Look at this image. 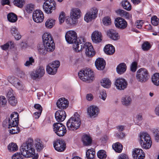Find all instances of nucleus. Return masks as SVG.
I'll return each mask as SVG.
<instances>
[{
    "label": "nucleus",
    "mask_w": 159,
    "mask_h": 159,
    "mask_svg": "<svg viewBox=\"0 0 159 159\" xmlns=\"http://www.w3.org/2000/svg\"><path fill=\"white\" fill-rule=\"evenodd\" d=\"M97 156L100 159H105L107 157L106 152L103 150H100L97 153Z\"/></svg>",
    "instance_id": "79ce46f5"
},
{
    "label": "nucleus",
    "mask_w": 159,
    "mask_h": 159,
    "mask_svg": "<svg viewBox=\"0 0 159 159\" xmlns=\"http://www.w3.org/2000/svg\"><path fill=\"white\" fill-rule=\"evenodd\" d=\"M7 100L3 96H0V106H4L6 105Z\"/></svg>",
    "instance_id": "13d9d810"
},
{
    "label": "nucleus",
    "mask_w": 159,
    "mask_h": 159,
    "mask_svg": "<svg viewBox=\"0 0 159 159\" xmlns=\"http://www.w3.org/2000/svg\"><path fill=\"white\" fill-rule=\"evenodd\" d=\"M66 114L64 110H58L55 113V118L57 121L61 122L66 118Z\"/></svg>",
    "instance_id": "412c9836"
},
{
    "label": "nucleus",
    "mask_w": 159,
    "mask_h": 159,
    "mask_svg": "<svg viewBox=\"0 0 159 159\" xmlns=\"http://www.w3.org/2000/svg\"><path fill=\"white\" fill-rule=\"evenodd\" d=\"M43 46L49 52H52L55 48V43L52 35L49 33H44L42 36Z\"/></svg>",
    "instance_id": "7ed1b4c3"
},
{
    "label": "nucleus",
    "mask_w": 159,
    "mask_h": 159,
    "mask_svg": "<svg viewBox=\"0 0 159 159\" xmlns=\"http://www.w3.org/2000/svg\"><path fill=\"white\" fill-rule=\"evenodd\" d=\"M93 138L91 135L89 134H83L82 136V139H92Z\"/></svg>",
    "instance_id": "338daca9"
},
{
    "label": "nucleus",
    "mask_w": 159,
    "mask_h": 159,
    "mask_svg": "<svg viewBox=\"0 0 159 159\" xmlns=\"http://www.w3.org/2000/svg\"><path fill=\"white\" fill-rule=\"evenodd\" d=\"M105 61L102 58H98L95 62V66L97 69L99 70H103L105 67Z\"/></svg>",
    "instance_id": "b1692460"
},
{
    "label": "nucleus",
    "mask_w": 159,
    "mask_h": 159,
    "mask_svg": "<svg viewBox=\"0 0 159 159\" xmlns=\"http://www.w3.org/2000/svg\"><path fill=\"white\" fill-rule=\"evenodd\" d=\"M132 101L131 97L129 96H125L122 97L121 99V102L123 105L128 106L130 105Z\"/></svg>",
    "instance_id": "cd10ccee"
},
{
    "label": "nucleus",
    "mask_w": 159,
    "mask_h": 159,
    "mask_svg": "<svg viewBox=\"0 0 159 159\" xmlns=\"http://www.w3.org/2000/svg\"><path fill=\"white\" fill-rule=\"evenodd\" d=\"M95 152L93 148L88 149L86 153L87 157L88 159H93L94 158Z\"/></svg>",
    "instance_id": "ea45409f"
},
{
    "label": "nucleus",
    "mask_w": 159,
    "mask_h": 159,
    "mask_svg": "<svg viewBox=\"0 0 159 159\" xmlns=\"http://www.w3.org/2000/svg\"><path fill=\"white\" fill-rule=\"evenodd\" d=\"M44 16L43 12L40 10L34 11L33 14V20L36 23L42 22L44 19Z\"/></svg>",
    "instance_id": "2eb2a0df"
},
{
    "label": "nucleus",
    "mask_w": 159,
    "mask_h": 159,
    "mask_svg": "<svg viewBox=\"0 0 159 159\" xmlns=\"http://www.w3.org/2000/svg\"><path fill=\"white\" fill-rule=\"evenodd\" d=\"M19 115L16 112H14L11 115L9 119L14 120H19Z\"/></svg>",
    "instance_id": "680f3d73"
},
{
    "label": "nucleus",
    "mask_w": 159,
    "mask_h": 159,
    "mask_svg": "<svg viewBox=\"0 0 159 159\" xmlns=\"http://www.w3.org/2000/svg\"><path fill=\"white\" fill-rule=\"evenodd\" d=\"M53 131L58 136L62 137L66 133L67 130L64 125L61 123H55L53 125Z\"/></svg>",
    "instance_id": "6e6552de"
},
{
    "label": "nucleus",
    "mask_w": 159,
    "mask_h": 159,
    "mask_svg": "<svg viewBox=\"0 0 159 159\" xmlns=\"http://www.w3.org/2000/svg\"><path fill=\"white\" fill-rule=\"evenodd\" d=\"M45 73L44 67L40 66H39L35 70L31 72L30 76L33 80L39 79L43 76Z\"/></svg>",
    "instance_id": "9b49d317"
},
{
    "label": "nucleus",
    "mask_w": 159,
    "mask_h": 159,
    "mask_svg": "<svg viewBox=\"0 0 159 159\" xmlns=\"http://www.w3.org/2000/svg\"><path fill=\"white\" fill-rule=\"evenodd\" d=\"M81 124L80 116L77 112L75 113L67 123L68 128L70 130H75L78 129Z\"/></svg>",
    "instance_id": "20e7f679"
},
{
    "label": "nucleus",
    "mask_w": 159,
    "mask_h": 159,
    "mask_svg": "<svg viewBox=\"0 0 159 159\" xmlns=\"http://www.w3.org/2000/svg\"><path fill=\"white\" fill-rule=\"evenodd\" d=\"M107 36L110 39L117 40L119 39L120 36L117 32L113 29L108 30L107 32Z\"/></svg>",
    "instance_id": "4be33fe9"
},
{
    "label": "nucleus",
    "mask_w": 159,
    "mask_h": 159,
    "mask_svg": "<svg viewBox=\"0 0 159 159\" xmlns=\"http://www.w3.org/2000/svg\"><path fill=\"white\" fill-rule=\"evenodd\" d=\"M114 84L116 89L120 90L124 89L127 87V82L125 80L121 78L117 79Z\"/></svg>",
    "instance_id": "4468645a"
},
{
    "label": "nucleus",
    "mask_w": 159,
    "mask_h": 159,
    "mask_svg": "<svg viewBox=\"0 0 159 159\" xmlns=\"http://www.w3.org/2000/svg\"><path fill=\"white\" fill-rule=\"evenodd\" d=\"M102 36L101 33L98 31L95 30L91 34V39L93 42L95 43H100L102 40Z\"/></svg>",
    "instance_id": "f3484780"
},
{
    "label": "nucleus",
    "mask_w": 159,
    "mask_h": 159,
    "mask_svg": "<svg viewBox=\"0 0 159 159\" xmlns=\"http://www.w3.org/2000/svg\"><path fill=\"white\" fill-rule=\"evenodd\" d=\"M116 12L120 16L122 17H123L126 13V11L124 10L120 9H119L116 11Z\"/></svg>",
    "instance_id": "69168bd1"
},
{
    "label": "nucleus",
    "mask_w": 159,
    "mask_h": 159,
    "mask_svg": "<svg viewBox=\"0 0 159 159\" xmlns=\"http://www.w3.org/2000/svg\"><path fill=\"white\" fill-rule=\"evenodd\" d=\"M7 18L9 21L12 23L16 22L17 20V16L12 12L10 13L7 15Z\"/></svg>",
    "instance_id": "473e14b6"
},
{
    "label": "nucleus",
    "mask_w": 159,
    "mask_h": 159,
    "mask_svg": "<svg viewBox=\"0 0 159 159\" xmlns=\"http://www.w3.org/2000/svg\"><path fill=\"white\" fill-rule=\"evenodd\" d=\"M137 63L136 61L133 62L130 66V70L133 72H135L137 67Z\"/></svg>",
    "instance_id": "5fc2aeb1"
},
{
    "label": "nucleus",
    "mask_w": 159,
    "mask_h": 159,
    "mask_svg": "<svg viewBox=\"0 0 159 159\" xmlns=\"http://www.w3.org/2000/svg\"><path fill=\"white\" fill-rule=\"evenodd\" d=\"M13 3L16 6L21 8L25 5V2L24 0H14Z\"/></svg>",
    "instance_id": "a19ab883"
},
{
    "label": "nucleus",
    "mask_w": 159,
    "mask_h": 159,
    "mask_svg": "<svg viewBox=\"0 0 159 159\" xmlns=\"http://www.w3.org/2000/svg\"><path fill=\"white\" fill-rule=\"evenodd\" d=\"M34 146L37 152H40L45 147L44 143L41 140H28L23 143L20 147V152L24 156L28 157L34 155Z\"/></svg>",
    "instance_id": "f257e3e1"
},
{
    "label": "nucleus",
    "mask_w": 159,
    "mask_h": 159,
    "mask_svg": "<svg viewBox=\"0 0 159 159\" xmlns=\"http://www.w3.org/2000/svg\"><path fill=\"white\" fill-rule=\"evenodd\" d=\"M98 10L97 8L93 7L86 14L84 17V20L87 22H89L97 17Z\"/></svg>",
    "instance_id": "f8f14e48"
},
{
    "label": "nucleus",
    "mask_w": 159,
    "mask_h": 159,
    "mask_svg": "<svg viewBox=\"0 0 159 159\" xmlns=\"http://www.w3.org/2000/svg\"><path fill=\"white\" fill-rule=\"evenodd\" d=\"M94 75L93 72L89 68L81 70L78 73L80 79L85 82H90L93 81Z\"/></svg>",
    "instance_id": "39448f33"
},
{
    "label": "nucleus",
    "mask_w": 159,
    "mask_h": 159,
    "mask_svg": "<svg viewBox=\"0 0 159 159\" xmlns=\"http://www.w3.org/2000/svg\"><path fill=\"white\" fill-rule=\"evenodd\" d=\"M126 66L125 63H121L116 67L117 72L119 74H123L126 71Z\"/></svg>",
    "instance_id": "bb28decb"
},
{
    "label": "nucleus",
    "mask_w": 159,
    "mask_h": 159,
    "mask_svg": "<svg viewBox=\"0 0 159 159\" xmlns=\"http://www.w3.org/2000/svg\"><path fill=\"white\" fill-rule=\"evenodd\" d=\"M38 51L39 53L42 55H45L46 54L47 52H49L45 47H40L38 49Z\"/></svg>",
    "instance_id": "4d7b16f0"
},
{
    "label": "nucleus",
    "mask_w": 159,
    "mask_h": 159,
    "mask_svg": "<svg viewBox=\"0 0 159 159\" xmlns=\"http://www.w3.org/2000/svg\"><path fill=\"white\" fill-rule=\"evenodd\" d=\"M11 129L9 130V132L12 134H17L20 132V129L17 126L11 127Z\"/></svg>",
    "instance_id": "de8ad7c7"
},
{
    "label": "nucleus",
    "mask_w": 159,
    "mask_h": 159,
    "mask_svg": "<svg viewBox=\"0 0 159 159\" xmlns=\"http://www.w3.org/2000/svg\"><path fill=\"white\" fill-rule=\"evenodd\" d=\"M144 23L143 21L142 20H137L135 23L136 27L138 29H141Z\"/></svg>",
    "instance_id": "e2e57ef3"
},
{
    "label": "nucleus",
    "mask_w": 159,
    "mask_h": 159,
    "mask_svg": "<svg viewBox=\"0 0 159 159\" xmlns=\"http://www.w3.org/2000/svg\"><path fill=\"white\" fill-rule=\"evenodd\" d=\"M34 59L32 57L29 58V60L27 61L24 64V65L26 66H29L32 65V64L34 63Z\"/></svg>",
    "instance_id": "6e6d98bb"
},
{
    "label": "nucleus",
    "mask_w": 159,
    "mask_h": 159,
    "mask_svg": "<svg viewBox=\"0 0 159 159\" xmlns=\"http://www.w3.org/2000/svg\"><path fill=\"white\" fill-rule=\"evenodd\" d=\"M137 80L141 83H144L149 79V75L148 70L144 68L139 69L136 74Z\"/></svg>",
    "instance_id": "423d86ee"
},
{
    "label": "nucleus",
    "mask_w": 159,
    "mask_h": 159,
    "mask_svg": "<svg viewBox=\"0 0 159 159\" xmlns=\"http://www.w3.org/2000/svg\"><path fill=\"white\" fill-rule=\"evenodd\" d=\"M112 148L116 152L120 153L122 151V146L120 143L117 142L113 144Z\"/></svg>",
    "instance_id": "f704fd0d"
},
{
    "label": "nucleus",
    "mask_w": 159,
    "mask_h": 159,
    "mask_svg": "<svg viewBox=\"0 0 159 159\" xmlns=\"http://www.w3.org/2000/svg\"><path fill=\"white\" fill-rule=\"evenodd\" d=\"M50 66H51L52 67L55 68L57 70V69L59 67L60 65V63L59 61H52L51 63L49 64Z\"/></svg>",
    "instance_id": "603ef678"
},
{
    "label": "nucleus",
    "mask_w": 159,
    "mask_h": 159,
    "mask_svg": "<svg viewBox=\"0 0 159 159\" xmlns=\"http://www.w3.org/2000/svg\"><path fill=\"white\" fill-rule=\"evenodd\" d=\"M9 81L17 89L21 90L23 89L22 86L20 81L16 78L11 77L8 78Z\"/></svg>",
    "instance_id": "5701e85b"
},
{
    "label": "nucleus",
    "mask_w": 159,
    "mask_h": 159,
    "mask_svg": "<svg viewBox=\"0 0 159 159\" xmlns=\"http://www.w3.org/2000/svg\"><path fill=\"white\" fill-rule=\"evenodd\" d=\"M139 137L140 139H151L150 134L147 132H141L139 134Z\"/></svg>",
    "instance_id": "4c0bfd02"
},
{
    "label": "nucleus",
    "mask_w": 159,
    "mask_h": 159,
    "mask_svg": "<svg viewBox=\"0 0 159 159\" xmlns=\"http://www.w3.org/2000/svg\"><path fill=\"white\" fill-rule=\"evenodd\" d=\"M55 20L53 19L49 18L46 21L45 26L48 29L52 28L55 25Z\"/></svg>",
    "instance_id": "c85d7f7f"
},
{
    "label": "nucleus",
    "mask_w": 159,
    "mask_h": 159,
    "mask_svg": "<svg viewBox=\"0 0 159 159\" xmlns=\"http://www.w3.org/2000/svg\"><path fill=\"white\" fill-rule=\"evenodd\" d=\"M21 154L20 153L16 152L11 157V159H22V157Z\"/></svg>",
    "instance_id": "052dcab7"
},
{
    "label": "nucleus",
    "mask_w": 159,
    "mask_h": 159,
    "mask_svg": "<svg viewBox=\"0 0 159 159\" xmlns=\"http://www.w3.org/2000/svg\"><path fill=\"white\" fill-rule=\"evenodd\" d=\"M56 8V4L54 0H46L43 5L44 11L47 14L51 13Z\"/></svg>",
    "instance_id": "9d476101"
},
{
    "label": "nucleus",
    "mask_w": 159,
    "mask_h": 159,
    "mask_svg": "<svg viewBox=\"0 0 159 159\" xmlns=\"http://www.w3.org/2000/svg\"><path fill=\"white\" fill-rule=\"evenodd\" d=\"M98 108L94 106H92L87 109V113L90 117H95L97 116L99 112Z\"/></svg>",
    "instance_id": "6ab92c4d"
},
{
    "label": "nucleus",
    "mask_w": 159,
    "mask_h": 159,
    "mask_svg": "<svg viewBox=\"0 0 159 159\" xmlns=\"http://www.w3.org/2000/svg\"><path fill=\"white\" fill-rule=\"evenodd\" d=\"M81 11L78 8H73L70 12V17L68 23L74 25L77 23V20L81 16Z\"/></svg>",
    "instance_id": "1a4fd4ad"
},
{
    "label": "nucleus",
    "mask_w": 159,
    "mask_h": 159,
    "mask_svg": "<svg viewBox=\"0 0 159 159\" xmlns=\"http://www.w3.org/2000/svg\"><path fill=\"white\" fill-rule=\"evenodd\" d=\"M77 35L75 32L73 30L68 31L65 34V39L67 42L69 43H73V47L75 43H77L78 46L80 45V43L78 42L80 37L77 39Z\"/></svg>",
    "instance_id": "0eeeda50"
},
{
    "label": "nucleus",
    "mask_w": 159,
    "mask_h": 159,
    "mask_svg": "<svg viewBox=\"0 0 159 159\" xmlns=\"http://www.w3.org/2000/svg\"><path fill=\"white\" fill-rule=\"evenodd\" d=\"M103 23L104 25H108L111 24V19L108 16L106 17L102 20Z\"/></svg>",
    "instance_id": "09e8293b"
},
{
    "label": "nucleus",
    "mask_w": 159,
    "mask_h": 159,
    "mask_svg": "<svg viewBox=\"0 0 159 159\" xmlns=\"http://www.w3.org/2000/svg\"><path fill=\"white\" fill-rule=\"evenodd\" d=\"M80 43V46H78L77 43H75L73 46V49L76 52H79L82 49H85V53L87 57H93L95 54V52L94 49L91 43L89 42H86L83 37L80 38L78 40Z\"/></svg>",
    "instance_id": "f03ea898"
},
{
    "label": "nucleus",
    "mask_w": 159,
    "mask_h": 159,
    "mask_svg": "<svg viewBox=\"0 0 159 159\" xmlns=\"http://www.w3.org/2000/svg\"><path fill=\"white\" fill-rule=\"evenodd\" d=\"M104 51L107 55H111L115 52L114 47L111 44L106 45L104 49Z\"/></svg>",
    "instance_id": "a878e982"
},
{
    "label": "nucleus",
    "mask_w": 159,
    "mask_h": 159,
    "mask_svg": "<svg viewBox=\"0 0 159 159\" xmlns=\"http://www.w3.org/2000/svg\"><path fill=\"white\" fill-rule=\"evenodd\" d=\"M35 9V5L32 3L28 4L25 7V10L28 13H31Z\"/></svg>",
    "instance_id": "58836bf2"
},
{
    "label": "nucleus",
    "mask_w": 159,
    "mask_h": 159,
    "mask_svg": "<svg viewBox=\"0 0 159 159\" xmlns=\"http://www.w3.org/2000/svg\"><path fill=\"white\" fill-rule=\"evenodd\" d=\"M152 81L153 84L157 86H159V73H155L152 78Z\"/></svg>",
    "instance_id": "2f4dec72"
},
{
    "label": "nucleus",
    "mask_w": 159,
    "mask_h": 159,
    "mask_svg": "<svg viewBox=\"0 0 159 159\" xmlns=\"http://www.w3.org/2000/svg\"><path fill=\"white\" fill-rule=\"evenodd\" d=\"M92 140H82V142L84 146H90L92 143Z\"/></svg>",
    "instance_id": "0e129e2a"
},
{
    "label": "nucleus",
    "mask_w": 159,
    "mask_h": 159,
    "mask_svg": "<svg viewBox=\"0 0 159 159\" xmlns=\"http://www.w3.org/2000/svg\"><path fill=\"white\" fill-rule=\"evenodd\" d=\"M46 70L48 74L51 75L55 74L57 72V70L52 67L49 64L46 66Z\"/></svg>",
    "instance_id": "e433bc0d"
},
{
    "label": "nucleus",
    "mask_w": 159,
    "mask_h": 159,
    "mask_svg": "<svg viewBox=\"0 0 159 159\" xmlns=\"http://www.w3.org/2000/svg\"><path fill=\"white\" fill-rule=\"evenodd\" d=\"M118 159H129V157L127 155L122 153L118 156Z\"/></svg>",
    "instance_id": "774afa93"
},
{
    "label": "nucleus",
    "mask_w": 159,
    "mask_h": 159,
    "mask_svg": "<svg viewBox=\"0 0 159 159\" xmlns=\"http://www.w3.org/2000/svg\"><path fill=\"white\" fill-rule=\"evenodd\" d=\"M132 156L134 159H144L145 154L142 149L135 148L132 151Z\"/></svg>",
    "instance_id": "a211bd4d"
},
{
    "label": "nucleus",
    "mask_w": 159,
    "mask_h": 159,
    "mask_svg": "<svg viewBox=\"0 0 159 159\" xmlns=\"http://www.w3.org/2000/svg\"><path fill=\"white\" fill-rule=\"evenodd\" d=\"M152 132L155 139H159V129H154Z\"/></svg>",
    "instance_id": "8fccbe9b"
},
{
    "label": "nucleus",
    "mask_w": 159,
    "mask_h": 159,
    "mask_svg": "<svg viewBox=\"0 0 159 159\" xmlns=\"http://www.w3.org/2000/svg\"><path fill=\"white\" fill-rule=\"evenodd\" d=\"M139 142L141 147L145 149L150 148L152 143L151 140H140Z\"/></svg>",
    "instance_id": "393cba45"
},
{
    "label": "nucleus",
    "mask_w": 159,
    "mask_h": 159,
    "mask_svg": "<svg viewBox=\"0 0 159 159\" xmlns=\"http://www.w3.org/2000/svg\"><path fill=\"white\" fill-rule=\"evenodd\" d=\"M151 21L153 25L156 26L158 24L159 22V19L156 16H154L151 18Z\"/></svg>",
    "instance_id": "864d4df0"
},
{
    "label": "nucleus",
    "mask_w": 159,
    "mask_h": 159,
    "mask_svg": "<svg viewBox=\"0 0 159 159\" xmlns=\"http://www.w3.org/2000/svg\"><path fill=\"white\" fill-rule=\"evenodd\" d=\"M19 120H14L9 119L8 120L9 125L8 128L10 129L11 127L17 126Z\"/></svg>",
    "instance_id": "c03bdc74"
},
{
    "label": "nucleus",
    "mask_w": 159,
    "mask_h": 159,
    "mask_svg": "<svg viewBox=\"0 0 159 159\" xmlns=\"http://www.w3.org/2000/svg\"><path fill=\"white\" fill-rule=\"evenodd\" d=\"M53 147L57 151L62 152L65 150L66 143L64 140H56L53 142Z\"/></svg>",
    "instance_id": "ddd939ff"
},
{
    "label": "nucleus",
    "mask_w": 159,
    "mask_h": 159,
    "mask_svg": "<svg viewBox=\"0 0 159 159\" xmlns=\"http://www.w3.org/2000/svg\"><path fill=\"white\" fill-rule=\"evenodd\" d=\"M10 47V49H12L14 47V43L12 41H10L4 45L1 46V48L3 50H7Z\"/></svg>",
    "instance_id": "c9c22d12"
},
{
    "label": "nucleus",
    "mask_w": 159,
    "mask_h": 159,
    "mask_svg": "<svg viewBox=\"0 0 159 159\" xmlns=\"http://www.w3.org/2000/svg\"><path fill=\"white\" fill-rule=\"evenodd\" d=\"M151 47L152 45L149 42L146 41L142 44V48L143 51H147L151 48Z\"/></svg>",
    "instance_id": "37998d69"
},
{
    "label": "nucleus",
    "mask_w": 159,
    "mask_h": 159,
    "mask_svg": "<svg viewBox=\"0 0 159 159\" xmlns=\"http://www.w3.org/2000/svg\"><path fill=\"white\" fill-rule=\"evenodd\" d=\"M120 4L125 9L128 11H129L131 9V5L128 1L126 0H122Z\"/></svg>",
    "instance_id": "c756f323"
},
{
    "label": "nucleus",
    "mask_w": 159,
    "mask_h": 159,
    "mask_svg": "<svg viewBox=\"0 0 159 159\" xmlns=\"http://www.w3.org/2000/svg\"><path fill=\"white\" fill-rule=\"evenodd\" d=\"M56 104L58 108L61 109H64L68 107L69 102L66 98H61L57 100Z\"/></svg>",
    "instance_id": "aec40b11"
},
{
    "label": "nucleus",
    "mask_w": 159,
    "mask_h": 159,
    "mask_svg": "<svg viewBox=\"0 0 159 159\" xmlns=\"http://www.w3.org/2000/svg\"><path fill=\"white\" fill-rule=\"evenodd\" d=\"M143 120L142 115L141 114L137 115L136 116L135 121L136 125L140 126L141 125V121Z\"/></svg>",
    "instance_id": "49530a36"
},
{
    "label": "nucleus",
    "mask_w": 159,
    "mask_h": 159,
    "mask_svg": "<svg viewBox=\"0 0 159 159\" xmlns=\"http://www.w3.org/2000/svg\"><path fill=\"white\" fill-rule=\"evenodd\" d=\"M7 148L10 152H15L18 150V147L16 143H11L8 145Z\"/></svg>",
    "instance_id": "72a5a7b5"
},
{
    "label": "nucleus",
    "mask_w": 159,
    "mask_h": 159,
    "mask_svg": "<svg viewBox=\"0 0 159 159\" xmlns=\"http://www.w3.org/2000/svg\"><path fill=\"white\" fill-rule=\"evenodd\" d=\"M101 83L102 86L106 88H110L111 84V81L107 78H104L102 79L101 81Z\"/></svg>",
    "instance_id": "7c9ffc66"
},
{
    "label": "nucleus",
    "mask_w": 159,
    "mask_h": 159,
    "mask_svg": "<svg viewBox=\"0 0 159 159\" xmlns=\"http://www.w3.org/2000/svg\"><path fill=\"white\" fill-rule=\"evenodd\" d=\"M8 101L9 103L12 106H15L17 103V101L16 98L14 96L8 98Z\"/></svg>",
    "instance_id": "a18cd8bd"
},
{
    "label": "nucleus",
    "mask_w": 159,
    "mask_h": 159,
    "mask_svg": "<svg viewBox=\"0 0 159 159\" xmlns=\"http://www.w3.org/2000/svg\"><path fill=\"white\" fill-rule=\"evenodd\" d=\"M65 19V13L63 12H61L59 15V23L60 24L63 23Z\"/></svg>",
    "instance_id": "3c124183"
},
{
    "label": "nucleus",
    "mask_w": 159,
    "mask_h": 159,
    "mask_svg": "<svg viewBox=\"0 0 159 159\" xmlns=\"http://www.w3.org/2000/svg\"><path fill=\"white\" fill-rule=\"evenodd\" d=\"M107 97V94L106 92L104 90H102L100 91V93L99 97L103 100H105Z\"/></svg>",
    "instance_id": "bf43d9fd"
},
{
    "label": "nucleus",
    "mask_w": 159,
    "mask_h": 159,
    "mask_svg": "<svg viewBox=\"0 0 159 159\" xmlns=\"http://www.w3.org/2000/svg\"><path fill=\"white\" fill-rule=\"evenodd\" d=\"M115 24L116 27L121 30L125 29L127 26V22L121 17H118L115 19Z\"/></svg>",
    "instance_id": "dca6fc26"
}]
</instances>
